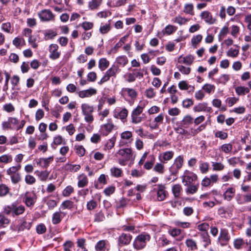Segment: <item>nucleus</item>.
I'll list each match as a JSON object with an SVG mask.
<instances>
[{"mask_svg": "<svg viewBox=\"0 0 251 251\" xmlns=\"http://www.w3.org/2000/svg\"><path fill=\"white\" fill-rule=\"evenodd\" d=\"M111 174L113 176L119 177L123 175V171L121 169L113 167L110 169Z\"/></svg>", "mask_w": 251, "mask_h": 251, "instance_id": "nucleus-38", "label": "nucleus"}, {"mask_svg": "<svg viewBox=\"0 0 251 251\" xmlns=\"http://www.w3.org/2000/svg\"><path fill=\"white\" fill-rule=\"evenodd\" d=\"M80 165L77 164H72L70 163L66 164L63 167V169L66 171H70L72 172H76L80 169Z\"/></svg>", "mask_w": 251, "mask_h": 251, "instance_id": "nucleus-24", "label": "nucleus"}, {"mask_svg": "<svg viewBox=\"0 0 251 251\" xmlns=\"http://www.w3.org/2000/svg\"><path fill=\"white\" fill-rule=\"evenodd\" d=\"M132 239V236L129 233H122L118 238V245L120 246L128 245Z\"/></svg>", "mask_w": 251, "mask_h": 251, "instance_id": "nucleus-14", "label": "nucleus"}, {"mask_svg": "<svg viewBox=\"0 0 251 251\" xmlns=\"http://www.w3.org/2000/svg\"><path fill=\"white\" fill-rule=\"evenodd\" d=\"M38 15L42 22L54 21L55 15L50 9H43L38 13Z\"/></svg>", "mask_w": 251, "mask_h": 251, "instance_id": "nucleus-6", "label": "nucleus"}, {"mask_svg": "<svg viewBox=\"0 0 251 251\" xmlns=\"http://www.w3.org/2000/svg\"><path fill=\"white\" fill-rule=\"evenodd\" d=\"M213 170L215 171H222L224 169V165L220 162H212Z\"/></svg>", "mask_w": 251, "mask_h": 251, "instance_id": "nucleus-59", "label": "nucleus"}, {"mask_svg": "<svg viewBox=\"0 0 251 251\" xmlns=\"http://www.w3.org/2000/svg\"><path fill=\"white\" fill-rule=\"evenodd\" d=\"M202 88L206 93L210 94L215 91V86L214 85L206 83L202 86Z\"/></svg>", "mask_w": 251, "mask_h": 251, "instance_id": "nucleus-50", "label": "nucleus"}, {"mask_svg": "<svg viewBox=\"0 0 251 251\" xmlns=\"http://www.w3.org/2000/svg\"><path fill=\"white\" fill-rule=\"evenodd\" d=\"M74 191V188L71 186H67L63 191L62 195L64 197H69Z\"/></svg>", "mask_w": 251, "mask_h": 251, "instance_id": "nucleus-57", "label": "nucleus"}, {"mask_svg": "<svg viewBox=\"0 0 251 251\" xmlns=\"http://www.w3.org/2000/svg\"><path fill=\"white\" fill-rule=\"evenodd\" d=\"M9 191V188L5 184H1L0 185V196L3 197L6 195Z\"/></svg>", "mask_w": 251, "mask_h": 251, "instance_id": "nucleus-52", "label": "nucleus"}, {"mask_svg": "<svg viewBox=\"0 0 251 251\" xmlns=\"http://www.w3.org/2000/svg\"><path fill=\"white\" fill-rule=\"evenodd\" d=\"M202 39V36L201 34H198L196 36H194L191 39V43L193 46L195 45H197L198 44L201 42Z\"/></svg>", "mask_w": 251, "mask_h": 251, "instance_id": "nucleus-63", "label": "nucleus"}, {"mask_svg": "<svg viewBox=\"0 0 251 251\" xmlns=\"http://www.w3.org/2000/svg\"><path fill=\"white\" fill-rule=\"evenodd\" d=\"M96 89L90 88L88 89L80 91L78 92V96L81 98H88L96 94Z\"/></svg>", "mask_w": 251, "mask_h": 251, "instance_id": "nucleus-17", "label": "nucleus"}, {"mask_svg": "<svg viewBox=\"0 0 251 251\" xmlns=\"http://www.w3.org/2000/svg\"><path fill=\"white\" fill-rule=\"evenodd\" d=\"M189 21V19L177 15L172 19V22L178 24L180 25L186 24Z\"/></svg>", "mask_w": 251, "mask_h": 251, "instance_id": "nucleus-31", "label": "nucleus"}, {"mask_svg": "<svg viewBox=\"0 0 251 251\" xmlns=\"http://www.w3.org/2000/svg\"><path fill=\"white\" fill-rule=\"evenodd\" d=\"M117 154L121 155L126 160H129L132 157V150L129 148H126L120 150Z\"/></svg>", "mask_w": 251, "mask_h": 251, "instance_id": "nucleus-18", "label": "nucleus"}, {"mask_svg": "<svg viewBox=\"0 0 251 251\" xmlns=\"http://www.w3.org/2000/svg\"><path fill=\"white\" fill-rule=\"evenodd\" d=\"M11 181L13 184H16L22 180L21 176L20 173L10 176Z\"/></svg>", "mask_w": 251, "mask_h": 251, "instance_id": "nucleus-51", "label": "nucleus"}, {"mask_svg": "<svg viewBox=\"0 0 251 251\" xmlns=\"http://www.w3.org/2000/svg\"><path fill=\"white\" fill-rule=\"evenodd\" d=\"M77 186L79 188H83L86 186L88 184V179L87 176L83 173L77 176Z\"/></svg>", "mask_w": 251, "mask_h": 251, "instance_id": "nucleus-22", "label": "nucleus"}, {"mask_svg": "<svg viewBox=\"0 0 251 251\" xmlns=\"http://www.w3.org/2000/svg\"><path fill=\"white\" fill-rule=\"evenodd\" d=\"M44 39L45 40L53 39L56 35L55 31L52 29H49L44 31Z\"/></svg>", "mask_w": 251, "mask_h": 251, "instance_id": "nucleus-33", "label": "nucleus"}, {"mask_svg": "<svg viewBox=\"0 0 251 251\" xmlns=\"http://www.w3.org/2000/svg\"><path fill=\"white\" fill-rule=\"evenodd\" d=\"M235 190L233 188H228L224 193L225 199L230 201L234 195Z\"/></svg>", "mask_w": 251, "mask_h": 251, "instance_id": "nucleus-44", "label": "nucleus"}, {"mask_svg": "<svg viewBox=\"0 0 251 251\" xmlns=\"http://www.w3.org/2000/svg\"><path fill=\"white\" fill-rule=\"evenodd\" d=\"M120 71V69L119 68V66L113 65L105 73L110 77L112 76L115 77L117 74L119 73Z\"/></svg>", "mask_w": 251, "mask_h": 251, "instance_id": "nucleus-25", "label": "nucleus"}, {"mask_svg": "<svg viewBox=\"0 0 251 251\" xmlns=\"http://www.w3.org/2000/svg\"><path fill=\"white\" fill-rule=\"evenodd\" d=\"M230 239L228 230L226 228L220 229L218 242L221 246L226 245Z\"/></svg>", "mask_w": 251, "mask_h": 251, "instance_id": "nucleus-5", "label": "nucleus"}, {"mask_svg": "<svg viewBox=\"0 0 251 251\" xmlns=\"http://www.w3.org/2000/svg\"><path fill=\"white\" fill-rule=\"evenodd\" d=\"M158 189L157 191V198L159 201H163L165 200L167 195V191L165 189L166 187L164 185L158 184Z\"/></svg>", "mask_w": 251, "mask_h": 251, "instance_id": "nucleus-16", "label": "nucleus"}, {"mask_svg": "<svg viewBox=\"0 0 251 251\" xmlns=\"http://www.w3.org/2000/svg\"><path fill=\"white\" fill-rule=\"evenodd\" d=\"M153 170L159 174H163L165 172L164 165L161 163H157L154 166Z\"/></svg>", "mask_w": 251, "mask_h": 251, "instance_id": "nucleus-41", "label": "nucleus"}, {"mask_svg": "<svg viewBox=\"0 0 251 251\" xmlns=\"http://www.w3.org/2000/svg\"><path fill=\"white\" fill-rule=\"evenodd\" d=\"M193 110L195 112H211L212 108L208 106V104L206 102L199 103L197 105H196L193 107Z\"/></svg>", "mask_w": 251, "mask_h": 251, "instance_id": "nucleus-15", "label": "nucleus"}, {"mask_svg": "<svg viewBox=\"0 0 251 251\" xmlns=\"http://www.w3.org/2000/svg\"><path fill=\"white\" fill-rule=\"evenodd\" d=\"M31 225V222H27L25 220H23L18 227V231L21 232L25 230H29Z\"/></svg>", "mask_w": 251, "mask_h": 251, "instance_id": "nucleus-26", "label": "nucleus"}, {"mask_svg": "<svg viewBox=\"0 0 251 251\" xmlns=\"http://www.w3.org/2000/svg\"><path fill=\"white\" fill-rule=\"evenodd\" d=\"M182 188L179 184H176L172 187V192L175 198H178Z\"/></svg>", "mask_w": 251, "mask_h": 251, "instance_id": "nucleus-48", "label": "nucleus"}, {"mask_svg": "<svg viewBox=\"0 0 251 251\" xmlns=\"http://www.w3.org/2000/svg\"><path fill=\"white\" fill-rule=\"evenodd\" d=\"M36 199L35 194L26 192L24 196V202L27 207H31L35 204Z\"/></svg>", "mask_w": 251, "mask_h": 251, "instance_id": "nucleus-8", "label": "nucleus"}, {"mask_svg": "<svg viewBox=\"0 0 251 251\" xmlns=\"http://www.w3.org/2000/svg\"><path fill=\"white\" fill-rule=\"evenodd\" d=\"M121 94L125 99L132 105L136 98L138 93L134 89L131 88H123Z\"/></svg>", "mask_w": 251, "mask_h": 251, "instance_id": "nucleus-3", "label": "nucleus"}, {"mask_svg": "<svg viewBox=\"0 0 251 251\" xmlns=\"http://www.w3.org/2000/svg\"><path fill=\"white\" fill-rule=\"evenodd\" d=\"M108 241L105 240L99 241L95 245V248L96 251H105Z\"/></svg>", "mask_w": 251, "mask_h": 251, "instance_id": "nucleus-28", "label": "nucleus"}, {"mask_svg": "<svg viewBox=\"0 0 251 251\" xmlns=\"http://www.w3.org/2000/svg\"><path fill=\"white\" fill-rule=\"evenodd\" d=\"M109 65V62L105 58H102L99 61V68L101 71L105 70Z\"/></svg>", "mask_w": 251, "mask_h": 251, "instance_id": "nucleus-39", "label": "nucleus"}, {"mask_svg": "<svg viewBox=\"0 0 251 251\" xmlns=\"http://www.w3.org/2000/svg\"><path fill=\"white\" fill-rule=\"evenodd\" d=\"M53 160V157L50 156L48 158H40L36 159L34 160V162L40 167L43 168H47Z\"/></svg>", "mask_w": 251, "mask_h": 251, "instance_id": "nucleus-12", "label": "nucleus"}, {"mask_svg": "<svg viewBox=\"0 0 251 251\" xmlns=\"http://www.w3.org/2000/svg\"><path fill=\"white\" fill-rule=\"evenodd\" d=\"M182 178V182L185 183V185H187L196 180L197 176L193 173L186 170L184 172Z\"/></svg>", "mask_w": 251, "mask_h": 251, "instance_id": "nucleus-9", "label": "nucleus"}, {"mask_svg": "<svg viewBox=\"0 0 251 251\" xmlns=\"http://www.w3.org/2000/svg\"><path fill=\"white\" fill-rule=\"evenodd\" d=\"M73 206V202L69 200H67L63 201L61 205V207L63 209H71L72 208Z\"/></svg>", "mask_w": 251, "mask_h": 251, "instance_id": "nucleus-62", "label": "nucleus"}, {"mask_svg": "<svg viewBox=\"0 0 251 251\" xmlns=\"http://www.w3.org/2000/svg\"><path fill=\"white\" fill-rule=\"evenodd\" d=\"M176 68L181 73L185 75H188L191 72V68L190 67H185L181 65H176Z\"/></svg>", "mask_w": 251, "mask_h": 251, "instance_id": "nucleus-54", "label": "nucleus"}, {"mask_svg": "<svg viewBox=\"0 0 251 251\" xmlns=\"http://www.w3.org/2000/svg\"><path fill=\"white\" fill-rule=\"evenodd\" d=\"M183 11L186 14L190 15L191 16L194 15L195 13L193 4L190 3L185 4Z\"/></svg>", "mask_w": 251, "mask_h": 251, "instance_id": "nucleus-29", "label": "nucleus"}, {"mask_svg": "<svg viewBox=\"0 0 251 251\" xmlns=\"http://www.w3.org/2000/svg\"><path fill=\"white\" fill-rule=\"evenodd\" d=\"M81 26L85 30H90L94 26V24L92 22H84L81 24Z\"/></svg>", "mask_w": 251, "mask_h": 251, "instance_id": "nucleus-64", "label": "nucleus"}, {"mask_svg": "<svg viewBox=\"0 0 251 251\" xmlns=\"http://www.w3.org/2000/svg\"><path fill=\"white\" fill-rule=\"evenodd\" d=\"M204 128L205 126L202 125L195 129L191 128L189 130V134L194 136L201 131Z\"/></svg>", "mask_w": 251, "mask_h": 251, "instance_id": "nucleus-53", "label": "nucleus"}, {"mask_svg": "<svg viewBox=\"0 0 251 251\" xmlns=\"http://www.w3.org/2000/svg\"><path fill=\"white\" fill-rule=\"evenodd\" d=\"M81 108L82 113L85 116V121L87 123H92L94 120L93 116L94 112L93 106L87 103H83L81 105Z\"/></svg>", "mask_w": 251, "mask_h": 251, "instance_id": "nucleus-4", "label": "nucleus"}, {"mask_svg": "<svg viewBox=\"0 0 251 251\" xmlns=\"http://www.w3.org/2000/svg\"><path fill=\"white\" fill-rule=\"evenodd\" d=\"M116 62L120 66L124 67L128 63V59L126 56L121 55L116 58Z\"/></svg>", "mask_w": 251, "mask_h": 251, "instance_id": "nucleus-40", "label": "nucleus"}, {"mask_svg": "<svg viewBox=\"0 0 251 251\" xmlns=\"http://www.w3.org/2000/svg\"><path fill=\"white\" fill-rule=\"evenodd\" d=\"M245 242L242 238H237L234 240L233 245L236 249H241L244 244Z\"/></svg>", "mask_w": 251, "mask_h": 251, "instance_id": "nucleus-49", "label": "nucleus"}, {"mask_svg": "<svg viewBox=\"0 0 251 251\" xmlns=\"http://www.w3.org/2000/svg\"><path fill=\"white\" fill-rule=\"evenodd\" d=\"M183 163V157L181 156H178L176 158L173 165L169 169L171 174L173 175H176L179 170L182 167Z\"/></svg>", "mask_w": 251, "mask_h": 251, "instance_id": "nucleus-7", "label": "nucleus"}, {"mask_svg": "<svg viewBox=\"0 0 251 251\" xmlns=\"http://www.w3.org/2000/svg\"><path fill=\"white\" fill-rule=\"evenodd\" d=\"M105 220V216L102 210L96 213L94 216V221L95 222H101Z\"/></svg>", "mask_w": 251, "mask_h": 251, "instance_id": "nucleus-43", "label": "nucleus"}, {"mask_svg": "<svg viewBox=\"0 0 251 251\" xmlns=\"http://www.w3.org/2000/svg\"><path fill=\"white\" fill-rule=\"evenodd\" d=\"M193 120L194 119L191 116L187 115L185 116L183 119L180 121L178 124H180V126L188 128L190 125L192 124Z\"/></svg>", "mask_w": 251, "mask_h": 251, "instance_id": "nucleus-21", "label": "nucleus"}, {"mask_svg": "<svg viewBox=\"0 0 251 251\" xmlns=\"http://www.w3.org/2000/svg\"><path fill=\"white\" fill-rule=\"evenodd\" d=\"M147 104V101H140L139 102V104L133 110L131 114L140 115V114H141L142 112H143L144 108L145 107Z\"/></svg>", "mask_w": 251, "mask_h": 251, "instance_id": "nucleus-23", "label": "nucleus"}, {"mask_svg": "<svg viewBox=\"0 0 251 251\" xmlns=\"http://www.w3.org/2000/svg\"><path fill=\"white\" fill-rule=\"evenodd\" d=\"M128 115V111L126 108H123L118 113H115L114 117L117 119H120L122 120L126 119Z\"/></svg>", "mask_w": 251, "mask_h": 251, "instance_id": "nucleus-34", "label": "nucleus"}, {"mask_svg": "<svg viewBox=\"0 0 251 251\" xmlns=\"http://www.w3.org/2000/svg\"><path fill=\"white\" fill-rule=\"evenodd\" d=\"M3 211L7 215H11L13 217L18 216L25 212V207L16 201L5 206Z\"/></svg>", "mask_w": 251, "mask_h": 251, "instance_id": "nucleus-1", "label": "nucleus"}, {"mask_svg": "<svg viewBox=\"0 0 251 251\" xmlns=\"http://www.w3.org/2000/svg\"><path fill=\"white\" fill-rule=\"evenodd\" d=\"M199 188V184L197 185H188L186 189V192L187 194H194L196 193Z\"/></svg>", "mask_w": 251, "mask_h": 251, "instance_id": "nucleus-47", "label": "nucleus"}, {"mask_svg": "<svg viewBox=\"0 0 251 251\" xmlns=\"http://www.w3.org/2000/svg\"><path fill=\"white\" fill-rule=\"evenodd\" d=\"M36 230L38 234H42L46 232L47 228L45 225L41 223L37 226Z\"/></svg>", "mask_w": 251, "mask_h": 251, "instance_id": "nucleus-58", "label": "nucleus"}, {"mask_svg": "<svg viewBox=\"0 0 251 251\" xmlns=\"http://www.w3.org/2000/svg\"><path fill=\"white\" fill-rule=\"evenodd\" d=\"M235 92L238 95H244L250 92V89L248 87L238 86L235 88Z\"/></svg>", "mask_w": 251, "mask_h": 251, "instance_id": "nucleus-42", "label": "nucleus"}, {"mask_svg": "<svg viewBox=\"0 0 251 251\" xmlns=\"http://www.w3.org/2000/svg\"><path fill=\"white\" fill-rule=\"evenodd\" d=\"M101 2L102 0H91L88 2V7L92 10L97 9L100 5Z\"/></svg>", "mask_w": 251, "mask_h": 251, "instance_id": "nucleus-35", "label": "nucleus"}, {"mask_svg": "<svg viewBox=\"0 0 251 251\" xmlns=\"http://www.w3.org/2000/svg\"><path fill=\"white\" fill-rule=\"evenodd\" d=\"M58 46L55 44H52L49 46V57L52 60H56L59 58L61 53L58 51Z\"/></svg>", "mask_w": 251, "mask_h": 251, "instance_id": "nucleus-10", "label": "nucleus"}, {"mask_svg": "<svg viewBox=\"0 0 251 251\" xmlns=\"http://www.w3.org/2000/svg\"><path fill=\"white\" fill-rule=\"evenodd\" d=\"M21 166L19 164L16 166H12L8 168L6 171V174L8 176H12L13 175L18 173L19 171L21 169Z\"/></svg>", "mask_w": 251, "mask_h": 251, "instance_id": "nucleus-37", "label": "nucleus"}, {"mask_svg": "<svg viewBox=\"0 0 251 251\" xmlns=\"http://www.w3.org/2000/svg\"><path fill=\"white\" fill-rule=\"evenodd\" d=\"M12 156L10 154H6L0 156V162L7 164L12 161Z\"/></svg>", "mask_w": 251, "mask_h": 251, "instance_id": "nucleus-46", "label": "nucleus"}, {"mask_svg": "<svg viewBox=\"0 0 251 251\" xmlns=\"http://www.w3.org/2000/svg\"><path fill=\"white\" fill-rule=\"evenodd\" d=\"M194 57L193 55L189 54L185 57L180 55L178 58L177 62L179 63H184L186 65H191L194 61Z\"/></svg>", "mask_w": 251, "mask_h": 251, "instance_id": "nucleus-19", "label": "nucleus"}, {"mask_svg": "<svg viewBox=\"0 0 251 251\" xmlns=\"http://www.w3.org/2000/svg\"><path fill=\"white\" fill-rule=\"evenodd\" d=\"M209 164L207 162H201L200 165V171L201 173L205 174L209 170Z\"/></svg>", "mask_w": 251, "mask_h": 251, "instance_id": "nucleus-60", "label": "nucleus"}, {"mask_svg": "<svg viewBox=\"0 0 251 251\" xmlns=\"http://www.w3.org/2000/svg\"><path fill=\"white\" fill-rule=\"evenodd\" d=\"M174 155V152L173 151H167L163 152L160 155V157H162V159H160L162 162L165 163L166 162L171 160Z\"/></svg>", "mask_w": 251, "mask_h": 251, "instance_id": "nucleus-27", "label": "nucleus"}, {"mask_svg": "<svg viewBox=\"0 0 251 251\" xmlns=\"http://www.w3.org/2000/svg\"><path fill=\"white\" fill-rule=\"evenodd\" d=\"M200 236L204 243L203 246L204 248H206L208 246L211 244V240L207 232L201 233Z\"/></svg>", "mask_w": 251, "mask_h": 251, "instance_id": "nucleus-32", "label": "nucleus"}, {"mask_svg": "<svg viewBox=\"0 0 251 251\" xmlns=\"http://www.w3.org/2000/svg\"><path fill=\"white\" fill-rule=\"evenodd\" d=\"M155 162V158L152 156L150 161H147L144 165V168L146 170L151 169Z\"/></svg>", "mask_w": 251, "mask_h": 251, "instance_id": "nucleus-56", "label": "nucleus"}, {"mask_svg": "<svg viewBox=\"0 0 251 251\" xmlns=\"http://www.w3.org/2000/svg\"><path fill=\"white\" fill-rule=\"evenodd\" d=\"M111 29L110 24H106L103 25H101L100 28V32L101 34H105L108 33Z\"/></svg>", "mask_w": 251, "mask_h": 251, "instance_id": "nucleus-61", "label": "nucleus"}, {"mask_svg": "<svg viewBox=\"0 0 251 251\" xmlns=\"http://www.w3.org/2000/svg\"><path fill=\"white\" fill-rule=\"evenodd\" d=\"M115 125L111 119L107 120V123L101 126V133L103 135L107 136L114 129Z\"/></svg>", "mask_w": 251, "mask_h": 251, "instance_id": "nucleus-11", "label": "nucleus"}, {"mask_svg": "<svg viewBox=\"0 0 251 251\" xmlns=\"http://www.w3.org/2000/svg\"><path fill=\"white\" fill-rule=\"evenodd\" d=\"M185 244L187 247L190 249L191 251H195L198 249V246L196 242L192 239H187L185 241Z\"/></svg>", "mask_w": 251, "mask_h": 251, "instance_id": "nucleus-36", "label": "nucleus"}, {"mask_svg": "<svg viewBox=\"0 0 251 251\" xmlns=\"http://www.w3.org/2000/svg\"><path fill=\"white\" fill-rule=\"evenodd\" d=\"M177 29L176 27L174 25H167L163 30V33L170 35L175 32Z\"/></svg>", "mask_w": 251, "mask_h": 251, "instance_id": "nucleus-45", "label": "nucleus"}, {"mask_svg": "<svg viewBox=\"0 0 251 251\" xmlns=\"http://www.w3.org/2000/svg\"><path fill=\"white\" fill-rule=\"evenodd\" d=\"M151 235L146 232H143L138 235L134 239L133 246L137 250L144 249L147 243L151 240Z\"/></svg>", "mask_w": 251, "mask_h": 251, "instance_id": "nucleus-2", "label": "nucleus"}, {"mask_svg": "<svg viewBox=\"0 0 251 251\" xmlns=\"http://www.w3.org/2000/svg\"><path fill=\"white\" fill-rule=\"evenodd\" d=\"M66 213L61 211H57L52 215V222L54 225L59 224L62 220V219L65 216Z\"/></svg>", "mask_w": 251, "mask_h": 251, "instance_id": "nucleus-20", "label": "nucleus"}, {"mask_svg": "<svg viewBox=\"0 0 251 251\" xmlns=\"http://www.w3.org/2000/svg\"><path fill=\"white\" fill-rule=\"evenodd\" d=\"M178 126L177 127L174 128V130L177 133L181 135L189 134L188 131L184 129L185 127L180 126V124H178Z\"/></svg>", "mask_w": 251, "mask_h": 251, "instance_id": "nucleus-55", "label": "nucleus"}, {"mask_svg": "<svg viewBox=\"0 0 251 251\" xmlns=\"http://www.w3.org/2000/svg\"><path fill=\"white\" fill-rule=\"evenodd\" d=\"M200 17L201 19L208 25H213L215 23L216 19L213 17L211 13L208 11H204L201 13Z\"/></svg>", "mask_w": 251, "mask_h": 251, "instance_id": "nucleus-13", "label": "nucleus"}, {"mask_svg": "<svg viewBox=\"0 0 251 251\" xmlns=\"http://www.w3.org/2000/svg\"><path fill=\"white\" fill-rule=\"evenodd\" d=\"M34 174L39 177L41 181H44L47 180L49 177L50 172L47 170L43 171H36Z\"/></svg>", "mask_w": 251, "mask_h": 251, "instance_id": "nucleus-30", "label": "nucleus"}]
</instances>
